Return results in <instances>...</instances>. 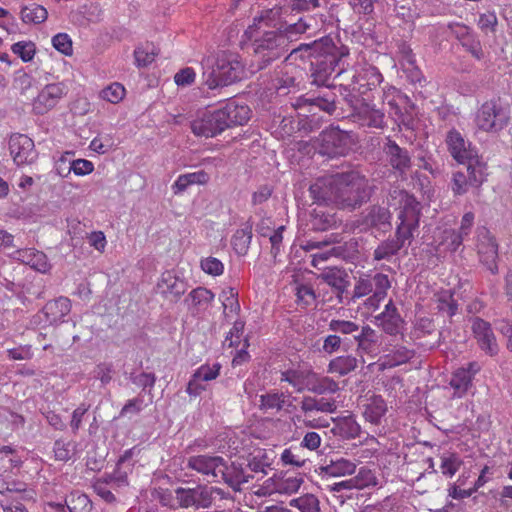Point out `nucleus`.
<instances>
[{"mask_svg":"<svg viewBox=\"0 0 512 512\" xmlns=\"http://www.w3.org/2000/svg\"><path fill=\"white\" fill-rule=\"evenodd\" d=\"M332 203L340 209L354 211L371 197L365 176L357 171L337 173L331 177Z\"/></svg>","mask_w":512,"mask_h":512,"instance_id":"1","label":"nucleus"},{"mask_svg":"<svg viewBox=\"0 0 512 512\" xmlns=\"http://www.w3.org/2000/svg\"><path fill=\"white\" fill-rule=\"evenodd\" d=\"M252 38L253 58L251 67L260 71L282 57L289 49V35L282 30H263L248 33Z\"/></svg>","mask_w":512,"mask_h":512,"instance_id":"2","label":"nucleus"},{"mask_svg":"<svg viewBox=\"0 0 512 512\" xmlns=\"http://www.w3.org/2000/svg\"><path fill=\"white\" fill-rule=\"evenodd\" d=\"M174 493L179 507L193 512L213 507L220 508L223 501L230 499L228 492L208 484H197L193 487H177Z\"/></svg>","mask_w":512,"mask_h":512,"instance_id":"3","label":"nucleus"},{"mask_svg":"<svg viewBox=\"0 0 512 512\" xmlns=\"http://www.w3.org/2000/svg\"><path fill=\"white\" fill-rule=\"evenodd\" d=\"M203 81L209 89L228 86L242 78L243 66L235 57L208 58L203 63Z\"/></svg>","mask_w":512,"mask_h":512,"instance_id":"4","label":"nucleus"},{"mask_svg":"<svg viewBox=\"0 0 512 512\" xmlns=\"http://www.w3.org/2000/svg\"><path fill=\"white\" fill-rule=\"evenodd\" d=\"M352 132L341 130L338 126H330L314 140V146L319 154L329 158L347 155L355 145Z\"/></svg>","mask_w":512,"mask_h":512,"instance_id":"5","label":"nucleus"},{"mask_svg":"<svg viewBox=\"0 0 512 512\" xmlns=\"http://www.w3.org/2000/svg\"><path fill=\"white\" fill-rule=\"evenodd\" d=\"M348 54L349 50L347 47H337L334 44V50L324 51L319 56H316L314 60L311 61L312 83L330 88L328 84L330 76L336 71L337 67H339L337 76L344 71V67H340V64L342 58Z\"/></svg>","mask_w":512,"mask_h":512,"instance_id":"6","label":"nucleus"},{"mask_svg":"<svg viewBox=\"0 0 512 512\" xmlns=\"http://www.w3.org/2000/svg\"><path fill=\"white\" fill-rule=\"evenodd\" d=\"M353 227L359 232H371L372 235L385 234L392 228L391 213L381 205L367 207L353 222Z\"/></svg>","mask_w":512,"mask_h":512,"instance_id":"7","label":"nucleus"},{"mask_svg":"<svg viewBox=\"0 0 512 512\" xmlns=\"http://www.w3.org/2000/svg\"><path fill=\"white\" fill-rule=\"evenodd\" d=\"M466 173L456 171L452 175L451 190L455 196L468 192L469 187L479 188L487 180V163L464 164Z\"/></svg>","mask_w":512,"mask_h":512,"instance_id":"8","label":"nucleus"},{"mask_svg":"<svg viewBox=\"0 0 512 512\" xmlns=\"http://www.w3.org/2000/svg\"><path fill=\"white\" fill-rule=\"evenodd\" d=\"M508 119L509 117L501 105L495 100H490L482 104L477 111L475 122L482 131L497 132L507 125Z\"/></svg>","mask_w":512,"mask_h":512,"instance_id":"9","label":"nucleus"},{"mask_svg":"<svg viewBox=\"0 0 512 512\" xmlns=\"http://www.w3.org/2000/svg\"><path fill=\"white\" fill-rule=\"evenodd\" d=\"M445 142L451 156L459 164L486 163L477 149L456 129L448 131Z\"/></svg>","mask_w":512,"mask_h":512,"instance_id":"10","label":"nucleus"},{"mask_svg":"<svg viewBox=\"0 0 512 512\" xmlns=\"http://www.w3.org/2000/svg\"><path fill=\"white\" fill-rule=\"evenodd\" d=\"M476 247L480 262L492 274L498 273V243L486 227L478 228Z\"/></svg>","mask_w":512,"mask_h":512,"instance_id":"11","label":"nucleus"},{"mask_svg":"<svg viewBox=\"0 0 512 512\" xmlns=\"http://www.w3.org/2000/svg\"><path fill=\"white\" fill-rule=\"evenodd\" d=\"M394 193H398L402 198H406L405 206L399 214L400 224L396 228L395 236L391 237L394 241L400 242V247L402 248L405 242L413 237V231L418 227L419 210L411 205V201L406 193L396 190Z\"/></svg>","mask_w":512,"mask_h":512,"instance_id":"12","label":"nucleus"},{"mask_svg":"<svg viewBox=\"0 0 512 512\" xmlns=\"http://www.w3.org/2000/svg\"><path fill=\"white\" fill-rule=\"evenodd\" d=\"M383 152L394 172L402 179H405L412 167L409 151L406 148L400 147L390 137H387L383 145Z\"/></svg>","mask_w":512,"mask_h":512,"instance_id":"13","label":"nucleus"},{"mask_svg":"<svg viewBox=\"0 0 512 512\" xmlns=\"http://www.w3.org/2000/svg\"><path fill=\"white\" fill-rule=\"evenodd\" d=\"M318 278L333 289L339 304H348L350 276L344 269L326 268Z\"/></svg>","mask_w":512,"mask_h":512,"instance_id":"14","label":"nucleus"},{"mask_svg":"<svg viewBox=\"0 0 512 512\" xmlns=\"http://www.w3.org/2000/svg\"><path fill=\"white\" fill-rule=\"evenodd\" d=\"M9 150L18 166L32 164L38 158L33 140L24 134H13L10 137Z\"/></svg>","mask_w":512,"mask_h":512,"instance_id":"15","label":"nucleus"},{"mask_svg":"<svg viewBox=\"0 0 512 512\" xmlns=\"http://www.w3.org/2000/svg\"><path fill=\"white\" fill-rule=\"evenodd\" d=\"M471 329L480 349L490 356L498 353V344L491 324L482 318L471 319Z\"/></svg>","mask_w":512,"mask_h":512,"instance_id":"16","label":"nucleus"},{"mask_svg":"<svg viewBox=\"0 0 512 512\" xmlns=\"http://www.w3.org/2000/svg\"><path fill=\"white\" fill-rule=\"evenodd\" d=\"M66 94L65 86L62 83L46 85L33 102V109L37 114H44L59 102Z\"/></svg>","mask_w":512,"mask_h":512,"instance_id":"17","label":"nucleus"},{"mask_svg":"<svg viewBox=\"0 0 512 512\" xmlns=\"http://www.w3.org/2000/svg\"><path fill=\"white\" fill-rule=\"evenodd\" d=\"M223 466V458L215 455H195L187 460V467L202 475L211 476L214 480L219 478Z\"/></svg>","mask_w":512,"mask_h":512,"instance_id":"18","label":"nucleus"},{"mask_svg":"<svg viewBox=\"0 0 512 512\" xmlns=\"http://www.w3.org/2000/svg\"><path fill=\"white\" fill-rule=\"evenodd\" d=\"M219 111L206 113L191 123L192 132L197 136L214 137L225 130Z\"/></svg>","mask_w":512,"mask_h":512,"instance_id":"19","label":"nucleus"},{"mask_svg":"<svg viewBox=\"0 0 512 512\" xmlns=\"http://www.w3.org/2000/svg\"><path fill=\"white\" fill-rule=\"evenodd\" d=\"M158 292L171 302H177L186 292L187 284L172 271H165L157 283Z\"/></svg>","mask_w":512,"mask_h":512,"instance_id":"20","label":"nucleus"},{"mask_svg":"<svg viewBox=\"0 0 512 512\" xmlns=\"http://www.w3.org/2000/svg\"><path fill=\"white\" fill-rule=\"evenodd\" d=\"M220 117L223 118L225 129L232 126L244 125L250 119L251 110L247 105H238L235 102L227 103L219 109Z\"/></svg>","mask_w":512,"mask_h":512,"instance_id":"21","label":"nucleus"},{"mask_svg":"<svg viewBox=\"0 0 512 512\" xmlns=\"http://www.w3.org/2000/svg\"><path fill=\"white\" fill-rule=\"evenodd\" d=\"M361 125L369 128L383 129L386 126L385 114L375 104L363 103L357 111Z\"/></svg>","mask_w":512,"mask_h":512,"instance_id":"22","label":"nucleus"},{"mask_svg":"<svg viewBox=\"0 0 512 512\" xmlns=\"http://www.w3.org/2000/svg\"><path fill=\"white\" fill-rule=\"evenodd\" d=\"M220 471L219 477L235 491H240L241 485L248 483L252 478L250 474L245 473L241 466H237L234 463L228 466L224 459Z\"/></svg>","mask_w":512,"mask_h":512,"instance_id":"23","label":"nucleus"},{"mask_svg":"<svg viewBox=\"0 0 512 512\" xmlns=\"http://www.w3.org/2000/svg\"><path fill=\"white\" fill-rule=\"evenodd\" d=\"M300 409L306 416L315 411L332 414L336 412L337 404L333 398L303 396L300 401Z\"/></svg>","mask_w":512,"mask_h":512,"instance_id":"24","label":"nucleus"},{"mask_svg":"<svg viewBox=\"0 0 512 512\" xmlns=\"http://www.w3.org/2000/svg\"><path fill=\"white\" fill-rule=\"evenodd\" d=\"M71 301L64 296H60L53 301H48L42 309L46 321L50 324L61 322L62 319L71 311Z\"/></svg>","mask_w":512,"mask_h":512,"instance_id":"25","label":"nucleus"},{"mask_svg":"<svg viewBox=\"0 0 512 512\" xmlns=\"http://www.w3.org/2000/svg\"><path fill=\"white\" fill-rule=\"evenodd\" d=\"M375 319L377 322H379V325L382 326L383 330L389 335H396L399 333L403 323L401 316L399 315L391 300L385 306V310L376 316Z\"/></svg>","mask_w":512,"mask_h":512,"instance_id":"26","label":"nucleus"},{"mask_svg":"<svg viewBox=\"0 0 512 512\" xmlns=\"http://www.w3.org/2000/svg\"><path fill=\"white\" fill-rule=\"evenodd\" d=\"M336 94L332 92L329 88L323 92H320L315 97L299 99L298 106L309 105L316 106L320 110L326 112L329 115L334 114L336 111Z\"/></svg>","mask_w":512,"mask_h":512,"instance_id":"27","label":"nucleus"},{"mask_svg":"<svg viewBox=\"0 0 512 512\" xmlns=\"http://www.w3.org/2000/svg\"><path fill=\"white\" fill-rule=\"evenodd\" d=\"M17 259L29 265L34 270L46 273L50 270L51 265L48 262L47 256L35 249H22L17 252Z\"/></svg>","mask_w":512,"mask_h":512,"instance_id":"28","label":"nucleus"},{"mask_svg":"<svg viewBox=\"0 0 512 512\" xmlns=\"http://www.w3.org/2000/svg\"><path fill=\"white\" fill-rule=\"evenodd\" d=\"M387 412V404L380 395H374L364 405L363 415L372 424H379Z\"/></svg>","mask_w":512,"mask_h":512,"instance_id":"29","label":"nucleus"},{"mask_svg":"<svg viewBox=\"0 0 512 512\" xmlns=\"http://www.w3.org/2000/svg\"><path fill=\"white\" fill-rule=\"evenodd\" d=\"M252 240V225L246 222L244 227L237 229L232 236L231 244L235 253L244 256L248 253Z\"/></svg>","mask_w":512,"mask_h":512,"instance_id":"30","label":"nucleus"},{"mask_svg":"<svg viewBox=\"0 0 512 512\" xmlns=\"http://www.w3.org/2000/svg\"><path fill=\"white\" fill-rule=\"evenodd\" d=\"M401 250L400 242L394 241L391 237L381 241L373 251L374 261H391Z\"/></svg>","mask_w":512,"mask_h":512,"instance_id":"31","label":"nucleus"},{"mask_svg":"<svg viewBox=\"0 0 512 512\" xmlns=\"http://www.w3.org/2000/svg\"><path fill=\"white\" fill-rule=\"evenodd\" d=\"M334 50V42L332 38L326 36L319 40H315L311 43L300 44L298 48L293 49L292 53L305 51L308 53V57L315 58L324 51Z\"/></svg>","mask_w":512,"mask_h":512,"instance_id":"32","label":"nucleus"},{"mask_svg":"<svg viewBox=\"0 0 512 512\" xmlns=\"http://www.w3.org/2000/svg\"><path fill=\"white\" fill-rule=\"evenodd\" d=\"M337 219L334 214H329L321 209H314L310 215L309 226L314 231H326L335 227Z\"/></svg>","mask_w":512,"mask_h":512,"instance_id":"33","label":"nucleus"},{"mask_svg":"<svg viewBox=\"0 0 512 512\" xmlns=\"http://www.w3.org/2000/svg\"><path fill=\"white\" fill-rule=\"evenodd\" d=\"M449 384L454 389V397L461 398L472 385L471 373L459 368L453 373Z\"/></svg>","mask_w":512,"mask_h":512,"instance_id":"34","label":"nucleus"},{"mask_svg":"<svg viewBox=\"0 0 512 512\" xmlns=\"http://www.w3.org/2000/svg\"><path fill=\"white\" fill-rule=\"evenodd\" d=\"M357 362V358L350 355L336 357L329 362L328 372L347 375L357 368Z\"/></svg>","mask_w":512,"mask_h":512,"instance_id":"35","label":"nucleus"},{"mask_svg":"<svg viewBox=\"0 0 512 512\" xmlns=\"http://www.w3.org/2000/svg\"><path fill=\"white\" fill-rule=\"evenodd\" d=\"M281 9L272 8L261 12V14L254 18V22L248 27L246 33H253V31H262L263 27H271L274 22L280 18Z\"/></svg>","mask_w":512,"mask_h":512,"instance_id":"36","label":"nucleus"},{"mask_svg":"<svg viewBox=\"0 0 512 512\" xmlns=\"http://www.w3.org/2000/svg\"><path fill=\"white\" fill-rule=\"evenodd\" d=\"M214 293L205 288V287H197L193 289L185 299V303L188 304L189 307L199 309L200 307L207 306L214 299Z\"/></svg>","mask_w":512,"mask_h":512,"instance_id":"37","label":"nucleus"},{"mask_svg":"<svg viewBox=\"0 0 512 512\" xmlns=\"http://www.w3.org/2000/svg\"><path fill=\"white\" fill-rule=\"evenodd\" d=\"M20 14L22 21L26 24H40L48 17L46 8L36 3L22 7Z\"/></svg>","mask_w":512,"mask_h":512,"instance_id":"38","label":"nucleus"},{"mask_svg":"<svg viewBox=\"0 0 512 512\" xmlns=\"http://www.w3.org/2000/svg\"><path fill=\"white\" fill-rule=\"evenodd\" d=\"M309 192L316 202H332L331 177L317 180L310 186Z\"/></svg>","mask_w":512,"mask_h":512,"instance_id":"39","label":"nucleus"},{"mask_svg":"<svg viewBox=\"0 0 512 512\" xmlns=\"http://www.w3.org/2000/svg\"><path fill=\"white\" fill-rule=\"evenodd\" d=\"M65 505L69 512H91L92 503L87 495L72 492L65 499Z\"/></svg>","mask_w":512,"mask_h":512,"instance_id":"40","label":"nucleus"},{"mask_svg":"<svg viewBox=\"0 0 512 512\" xmlns=\"http://www.w3.org/2000/svg\"><path fill=\"white\" fill-rule=\"evenodd\" d=\"M440 470L441 473L449 478H452L459 468L463 465V460L460 456L453 452H447L441 455Z\"/></svg>","mask_w":512,"mask_h":512,"instance_id":"41","label":"nucleus"},{"mask_svg":"<svg viewBox=\"0 0 512 512\" xmlns=\"http://www.w3.org/2000/svg\"><path fill=\"white\" fill-rule=\"evenodd\" d=\"M339 384L328 376L319 377L310 382L308 390L317 395L334 394L339 391Z\"/></svg>","mask_w":512,"mask_h":512,"instance_id":"42","label":"nucleus"},{"mask_svg":"<svg viewBox=\"0 0 512 512\" xmlns=\"http://www.w3.org/2000/svg\"><path fill=\"white\" fill-rule=\"evenodd\" d=\"M158 49L153 44L146 43L139 46L134 51L135 64L137 67H146L150 65L158 55Z\"/></svg>","mask_w":512,"mask_h":512,"instance_id":"43","label":"nucleus"},{"mask_svg":"<svg viewBox=\"0 0 512 512\" xmlns=\"http://www.w3.org/2000/svg\"><path fill=\"white\" fill-rule=\"evenodd\" d=\"M355 470L356 464L344 458L331 461V463L325 467L326 473L332 476L351 475Z\"/></svg>","mask_w":512,"mask_h":512,"instance_id":"44","label":"nucleus"},{"mask_svg":"<svg viewBox=\"0 0 512 512\" xmlns=\"http://www.w3.org/2000/svg\"><path fill=\"white\" fill-rule=\"evenodd\" d=\"M437 309L439 312L447 314L449 317L454 316L458 310L457 301L453 298L451 290L441 292L437 298Z\"/></svg>","mask_w":512,"mask_h":512,"instance_id":"45","label":"nucleus"},{"mask_svg":"<svg viewBox=\"0 0 512 512\" xmlns=\"http://www.w3.org/2000/svg\"><path fill=\"white\" fill-rule=\"evenodd\" d=\"M291 506L297 507L301 512H321L320 502L313 494H305L290 502Z\"/></svg>","mask_w":512,"mask_h":512,"instance_id":"46","label":"nucleus"},{"mask_svg":"<svg viewBox=\"0 0 512 512\" xmlns=\"http://www.w3.org/2000/svg\"><path fill=\"white\" fill-rule=\"evenodd\" d=\"M338 428L340 434L347 439H354L359 437L361 427L353 416H346L339 420Z\"/></svg>","mask_w":512,"mask_h":512,"instance_id":"47","label":"nucleus"},{"mask_svg":"<svg viewBox=\"0 0 512 512\" xmlns=\"http://www.w3.org/2000/svg\"><path fill=\"white\" fill-rule=\"evenodd\" d=\"M370 276L360 277L352 292L349 291L348 304L350 302H355L357 299L362 298L364 296L373 293V288L371 284Z\"/></svg>","mask_w":512,"mask_h":512,"instance_id":"48","label":"nucleus"},{"mask_svg":"<svg viewBox=\"0 0 512 512\" xmlns=\"http://www.w3.org/2000/svg\"><path fill=\"white\" fill-rule=\"evenodd\" d=\"M354 339L357 342L358 348L362 350H368L371 344L377 342V335L374 329L370 326H363L356 335H354Z\"/></svg>","mask_w":512,"mask_h":512,"instance_id":"49","label":"nucleus"},{"mask_svg":"<svg viewBox=\"0 0 512 512\" xmlns=\"http://www.w3.org/2000/svg\"><path fill=\"white\" fill-rule=\"evenodd\" d=\"M329 330L342 335H356L359 325L349 320L332 319L329 322Z\"/></svg>","mask_w":512,"mask_h":512,"instance_id":"50","label":"nucleus"},{"mask_svg":"<svg viewBox=\"0 0 512 512\" xmlns=\"http://www.w3.org/2000/svg\"><path fill=\"white\" fill-rule=\"evenodd\" d=\"M102 99L110 103L120 102L125 95V88L120 83H112L101 91Z\"/></svg>","mask_w":512,"mask_h":512,"instance_id":"51","label":"nucleus"},{"mask_svg":"<svg viewBox=\"0 0 512 512\" xmlns=\"http://www.w3.org/2000/svg\"><path fill=\"white\" fill-rule=\"evenodd\" d=\"M464 235L459 231L445 230L443 233V240L441 245L445 247V250L454 252L456 251L463 242Z\"/></svg>","mask_w":512,"mask_h":512,"instance_id":"52","label":"nucleus"},{"mask_svg":"<svg viewBox=\"0 0 512 512\" xmlns=\"http://www.w3.org/2000/svg\"><path fill=\"white\" fill-rule=\"evenodd\" d=\"M14 54L18 55L24 62H29L35 55V45L31 41H20L11 47Z\"/></svg>","mask_w":512,"mask_h":512,"instance_id":"53","label":"nucleus"},{"mask_svg":"<svg viewBox=\"0 0 512 512\" xmlns=\"http://www.w3.org/2000/svg\"><path fill=\"white\" fill-rule=\"evenodd\" d=\"M261 407L264 409L281 410L285 404L283 393H268L260 397Z\"/></svg>","mask_w":512,"mask_h":512,"instance_id":"54","label":"nucleus"},{"mask_svg":"<svg viewBox=\"0 0 512 512\" xmlns=\"http://www.w3.org/2000/svg\"><path fill=\"white\" fill-rule=\"evenodd\" d=\"M355 489H363L365 487L376 485V477L370 469L360 468L358 474L352 477Z\"/></svg>","mask_w":512,"mask_h":512,"instance_id":"55","label":"nucleus"},{"mask_svg":"<svg viewBox=\"0 0 512 512\" xmlns=\"http://www.w3.org/2000/svg\"><path fill=\"white\" fill-rule=\"evenodd\" d=\"M75 445L72 442L56 440L54 443V453L57 460L68 461L74 454Z\"/></svg>","mask_w":512,"mask_h":512,"instance_id":"56","label":"nucleus"},{"mask_svg":"<svg viewBox=\"0 0 512 512\" xmlns=\"http://www.w3.org/2000/svg\"><path fill=\"white\" fill-rule=\"evenodd\" d=\"M460 44L475 59L482 60L484 58L485 54L482 49V44L475 34H473Z\"/></svg>","mask_w":512,"mask_h":512,"instance_id":"57","label":"nucleus"},{"mask_svg":"<svg viewBox=\"0 0 512 512\" xmlns=\"http://www.w3.org/2000/svg\"><path fill=\"white\" fill-rule=\"evenodd\" d=\"M238 292L234 290V288H228L224 290L221 294L224 313H226L227 309H230L231 312L238 313L240 311V305L237 299Z\"/></svg>","mask_w":512,"mask_h":512,"instance_id":"58","label":"nucleus"},{"mask_svg":"<svg viewBox=\"0 0 512 512\" xmlns=\"http://www.w3.org/2000/svg\"><path fill=\"white\" fill-rule=\"evenodd\" d=\"M373 292L377 293L378 296L387 295V291L390 288V281L387 275L383 273H376L374 276L370 277Z\"/></svg>","mask_w":512,"mask_h":512,"instance_id":"59","label":"nucleus"},{"mask_svg":"<svg viewBox=\"0 0 512 512\" xmlns=\"http://www.w3.org/2000/svg\"><path fill=\"white\" fill-rule=\"evenodd\" d=\"M129 379L133 384H135L138 387H142L143 389L153 388L156 382L155 374L146 372H142L139 374L132 372L129 375Z\"/></svg>","mask_w":512,"mask_h":512,"instance_id":"60","label":"nucleus"},{"mask_svg":"<svg viewBox=\"0 0 512 512\" xmlns=\"http://www.w3.org/2000/svg\"><path fill=\"white\" fill-rule=\"evenodd\" d=\"M498 24V18L495 14V12H486L482 13L479 16L478 20V26L483 32H492L494 33L496 31V27Z\"/></svg>","mask_w":512,"mask_h":512,"instance_id":"61","label":"nucleus"},{"mask_svg":"<svg viewBox=\"0 0 512 512\" xmlns=\"http://www.w3.org/2000/svg\"><path fill=\"white\" fill-rule=\"evenodd\" d=\"M53 47L64 55L72 53V42L65 33H59L52 38Z\"/></svg>","mask_w":512,"mask_h":512,"instance_id":"62","label":"nucleus"},{"mask_svg":"<svg viewBox=\"0 0 512 512\" xmlns=\"http://www.w3.org/2000/svg\"><path fill=\"white\" fill-rule=\"evenodd\" d=\"M221 369V365L216 363L213 366L202 365L196 371V378H199L201 381H211L217 378L219 375V371Z\"/></svg>","mask_w":512,"mask_h":512,"instance_id":"63","label":"nucleus"},{"mask_svg":"<svg viewBox=\"0 0 512 512\" xmlns=\"http://www.w3.org/2000/svg\"><path fill=\"white\" fill-rule=\"evenodd\" d=\"M202 270L210 275L219 276L223 273V263L214 257H208L201 261Z\"/></svg>","mask_w":512,"mask_h":512,"instance_id":"64","label":"nucleus"}]
</instances>
